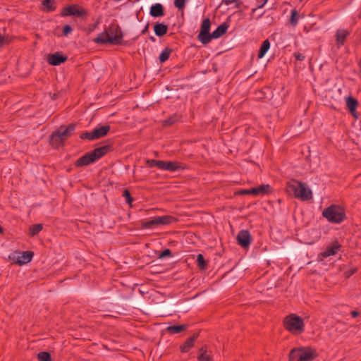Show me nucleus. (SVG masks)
<instances>
[{"label":"nucleus","mask_w":361,"mask_h":361,"mask_svg":"<svg viewBox=\"0 0 361 361\" xmlns=\"http://www.w3.org/2000/svg\"><path fill=\"white\" fill-rule=\"evenodd\" d=\"M110 32L111 33H109L107 31H104L99 34L93 41L100 44H121L123 35L119 26L116 25L114 28L111 27Z\"/></svg>","instance_id":"1"},{"label":"nucleus","mask_w":361,"mask_h":361,"mask_svg":"<svg viewBox=\"0 0 361 361\" xmlns=\"http://www.w3.org/2000/svg\"><path fill=\"white\" fill-rule=\"evenodd\" d=\"M110 149V146L105 145L93 149L80 157L75 162V166L81 167L87 166L106 154Z\"/></svg>","instance_id":"2"},{"label":"nucleus","mask_w":361,"mask_h":361,"mask_svg":"<svg viewBox=\"0 0 361 361\" xmlns=\"http://www.w3.org/2000/svg\"><path fill=\"white\" fill-rule=\"evenodd\" d=\"M317 356V350L312 347L294 348L289 353V361H311Z\"/></svg>","instance_id":"3"},{"label":"nucleus","mask_w":361,"mask_h":361,"mask_svg":"<svg viewBox=\"0 0 361 361\" xmlns=\"http://www.w3.org/2000/svg\"><path fill=\"white\" fill-rule=\"evenodd\" d=\"M286 330L294 335L301 334L305 331L303 319L295 314H290L283 319Z\"/></svg>","instance_id":"4"},{"label":"nucleus","mask_w":361,"mask_h":361,"mask_svg":"<svg viewBox=\"0 0 361 361\" xmlns=\"http://www.w3.org/2000/svg\"><path fill=\"white\" fill-rule=\"evenodd\" d=\"M322 216L326 218L329 222L334 224L341 223L345 217L343 208L336 204H331L326 208L322 212Z\"/></svg>","instance_id":"5"},{"label":"nucleus","mask_w":361,"mask_h":361,"mask_svg":"<svg viewBox=\"0 0 361 361\" xmlns=\"http://www.w3.org/2000/svg\"><path fill=\"white\" fill-rule=\"evenodd\" d=\"M178 219L170 215L155 216L149 221H142L141 222V227L144 229L152 228L159 225H169L175 223Z\"/></svg>","instance_id":"6"},{"label":"nucleus","mask_w":361,"mask_h":361,"mask_svg":"<svg viewBox=\"0 0 361 361\" xmlns=\"http://www.w3.org/2000/svg\"><path fill=\"white\" fill-rule=\"evenodd\" d=\"M110 130L109 125L102 126L94 129L91 132H85L80 135V138L83 140H93L99 139L105 136Z\"/></svg>","instance_id":"7"},{"label":"nucleus","mask_w":361,"mask_h":361,"mask_svg":"<svg viewBox=\"0 0 361 361\" xmlns=\"http://www.w3.org/2000/svg\"><path fill=\"white\" fill-rule=\"evenodd\" d=\"M211 21L209 18H204L201 24L200 31L197 35L198 39L203 44H207L211 42V33L209 32Z\"/></svg>","instance_id":"8"},{"label":"nucleus","mask_w":361,"mask_h":361,"mask_svg":"<svg viewBox=\"0 0 361 361\" xmlns=\"http://www.w3.org/2000/svg\"><path fill=\"white\" fill-rule=\"evenodd\" d=\"M86 14V10L77 4H72L65 7L61 11V15L63 16H73L76 17H82Z\"/></svg>","instance_id":"9"},{"label":"nucleus","mask_w":361,"mask_h":361,"mask_svg":"<svg viewBox=\"0 0 361 361\" xmlns=\"http://www.w3.org/2000/svg\"><path fill=\"white\" fill-rule=\"evenodd\" d=\"M237 241L243 248H247L251 244L252 237L247 230H241L237 235Z\"/></svg>","instance_id":"10"},{"label":"nucleus","mask_w":361,"mask_h":361,"mask_svg":"<svg viewBox=\"0 0 361 361\" xmlns=\"http://www.w3.org/2000/svg\"><path fill=\"white\" fill-rule=\"evenodd\" d=\"M67 59L66 56L63 55L59 52H56L47 56V62L49 64L56 66L66 61Z\"/></svg>","instance_id":"11"},{"label":"nucleus","mask_w":361,"mask_h":361,"mask_svg":"<svg viewBox=\"0 0 361 361\" xmlns=\"http://www.w3.org/2000/svg\"><path fill=\"white\" fill-rule=\"evenodd\" d=\"M300 181L292 180L287 183V191L299 199Z\"/></svg>","instance_id":"12"},{"label":"nucleus","mask_w":361,"mask_h":361,"mask_svg":"<svg viewBox=\"0 0 361 361\" xmlns=\"http://www.w3.org/2000/svg\"><path fill=\"white\" fill-rule=\"evenodd\" d=\"M185 169V166L182 164L178 161H164L162 170L169 171H177Z\"/></svg>","instance_id":"13"},{"label":"nucleus","mask_w":361,"mask_h":361,"mask_svg":"<svg viewBox=\"0 0 361 361\" xmlns=\"http://www.w3.org/2000/svg\"><path fill=\"white\" fill-rule=\"evenodd\" d=\"M312 198V190L307 188L305 183L300 182L299 199L305 201Z\"/></svg>","instance_id":"14"},{"label":"nucleus","mask_w":361,"mask_h":361,"mask_svg":"<svg viewBox=\"0 0 361 361\" xmlns=\"http://www.w3.org/2000/svg\"><path fill=\"white\" fill-rule=\"evenodd\" d=\"M198 334H195L191 337L187 338L186 341L180 345V351L183 353L188 352L194 346Z\"/></svg>","instance_id":"15"},{"label":"nucleus","mask_w":361,"mask_h":361,"mask_svg":"<svg viewBox=\"0 0 361 361\" xmlns=\"http://www.w3.org/2000/svg\"><path fill=\"white\" fill-rule=\"evenodd\" d=\"M75 124H70L67 127L61 126L57 132L60 135H61V137L65 141L69 136L71 135L72 133L75 130Z\"/></svg>","instance_id":"16"},{"label":"nucleus","mask_w":361,"mask_h":361,"mask_svg":"<svg viewBox=\"0 0 361 361\" xmlns=\"http://www.w3.org/2000/svg\"><path fill=\"white\" fill-rule=\"evenodd\" d=\"M228 28V25L226 23H224L219 25L217 28L211 33V40L212 39H218L224 35Z\"/></svg>","instance_id":"17"},{"label":"nucleus","mask_w":361,"mask_h":361,"mask_svg":"<svg viewBox=\"0 0 361 361\" xmlns=\"http://www.w3.org/2000/svg\"><path fill=\"white\" fill-rule=\"evenodd\" d=\"M149 14L152 17H160L164 15V8L162 4L157 3L150 7Z\"/></svg>","instance_id":"18"},{"label":"nucleus","mask_w":361,"mask_h":361,"mask_svg":"<svg viewBox=\"0 0 361 361\" xmlns=\"http://www.w3.org/2000/svg\"><path fill=\"white\" fill-rule=\"evenodd\" d=\"M350 32L345 29L338 30L336 34V41L338 47L344 44L346 37Z\"/></svg>","instance_id":"19"},{"label":"nucleus","mask_w":361,"mask_h":361,"mask_svg":"<svg viewBox=\"0 0 361 361\" xmlns=\"http://www.w3.org/2000/svg\"><path fill=\"white\" fill-rule=\"evenodd\" d=\"M341 245L336 243V244L328 247L325 251L321 253L323 257H327L329 256H334L338 253L340 250Z\"/></svg>","instance_id":"20"},{"label":"nucleus","mask_w":361,"mask_h":361,"mask_svg":"<svg viewBox=\"0 0 361 361\" xmlns=\"http://www.w3.org/2000/svg\"><path fill=\"white\" fill-rule=\"evenodd\" d=\"M64 142V140L61 137V135L59 134V133L56 131L55 133H53L51 135L50 137V144L54 147H59L60 146L63 145Z\"/></svg>","instance_id":"21"},{"label":"nucleus","mask_w":361,"mask_h":361,"mask_svg":"<svg viewBox=\"0 0 361 361\" xmlns=\"http://www.w3.org/2000/svg\"><path fill=\"white\" fill-rule=\"evenodd\" d=\"M252 191L254 192V195H264L271 192V187L268 184L261 185L258 187L252 188Z\"/></svg>","instance_id":"22"},{"label":"nucleus","mask_w":361,"mask_h":361,"mask_svg":"<svg viewBox=\"0 0 361 361\" xmlns=\"http://www.w3.org/2000/svg\"><path fill=\"white\" fill-rule=\"evenodd\" d=\"M154 31L157 36L162 37L167 33L168 26L164 23H156L154 25Z\"/></svg>","instance_id":"23"},{"label":"nucleus","mask_w":361,"mask_h":361,"mask_svg":"<svg viewBox=\"0 0 361 361\" xmlns=\"http://www.w3.org/2000/svg\"><path fill=\"white\" fill-rule=\"evenodd\" d=\"M346 106L350 114L353 116H356V107L357 106V101L352 97H348L346 99Z\"/></svg>","instance_id":"24"},{"label":"nucleus","mask_w":361,"mask_h":361,"mask_svg":"<svg viewBox=\"0 0 361 361\" xmlns=\"http://www.w3.org/2000/svg\"><path fill=\"white\" fill-rule=\"evenodd\" d=\"M33 257V252L32 251H25L21 253L20 257L18 259V263L19 264H23L30 262Z\"/></svg>","instance_id":"25"},{"label":"nucleus","mask_w":361,"mask_h":361,"mask_svg":"<svg viewBox=\"0 0 361 361\" xmlns=\"http://www.w3.org/2000/svg\"><path fill=\"white\" fill-rule=\"evenodd\" d=\"M188 326L186 324H182V325H173V326H169L167 327L166 330L169 333L172 334H178L187 329Z\"/></svg>","instance_id":"26"},{"label":"nucleus","mask_w":361,"mask_h":361,"mask_svg":"<svg viewBox=\"0 0 361 361\" xmlns=\"http://www.w3.org/2000/svg\"><path fill=\"white\" fill-rule=\"evenodd\" d=\"M270 47V42L269 41V39H265L261 47H260V49L259 50V53H258V58L261 59L262 58L265 54L267 53V51L269 50Z\"/></svg>","instance_id":"27"},{"label":"nucleus","mask_w":361,"mask_h":361,"mask_svg":"<svg viewBox=\"0 0 361 361\" xmlns=\"http://www.w3.org/2000/svg\"><path fill=\"white\" fill-rule=\"evenodd\" d=\"M146 164L149 167H154L156 166L159 169L162 170L163 165H164V161L161 160H155V159H147L146 161Z\"/></svg>","instance_id":"28"},{"label":"nucleus","mask_w":361,"mask_h":361,"mask_svg":"<svg viewBox=\"0 0 361 361\" xmlns=\"http://www.w3.org/2000/svg\"><path fill=\"white\" fill-rule=\"evenodd\" d=\"M171 52H172L171 49H170L169 47L165 48L159 55V61L161 63H164L166 61H167L169 59Z\"/></svg>","instance_id":"29"},{"label":"nucleus","mask_w":361,"mask_h":361,"mask_svg":"<svg viewBox=\"0 0 361 361\" xmlns=\"http://www.w3.org/2000/svg\"><path fill=\"white\" fill-rule=\"evenodd\" d=\"M42 230V225L39 224H35L30 227L29 229V235L30 236H34L39 233Z\"/></svg>","instance_id":"30"},{"label":"nucleus","mask_w":361,"mask_h":361,"mask_svg":"<svg viewBox=\"0 0 361 361\" xmlns=\"http://www.w3.org/2000/svg\"><path fill=\"white\" fill-rule=\"evenodd\" d=\"M298 20H299V16H298V13L297 11V10H295V9L292 10L291 16L290 18V23L292 25L295 26L298 23Z\"/></svg>","instance_id":"31"},{"label":"nucleus","mask_w":361,"mask_h":361,"mask_svg":"<svg viewBox=\"0 0 361 361\" xmlns=\"http://www.w3.org/2000/svg\"><path fill=\"white\" fill-rule=\"evenodd\" d=\"M200 354L198 356L197 359L199 361H210L211 358L209 355L207 354V350L204 348H201L200 349Z\"/></svg>","instance_id":"32"},{"label":"nucleus","mask_w":361,"mask_h":361,"mask_svg":"<svg viewBox=\"0 0 361 361\" xmlns=\"http://www.w3.org/2000/svg\"><path fill=\"white\" fill-rule=\"evenodd\" d=\"M54 0H43L42 5L47 8L48 11H53L55 10Z\"/></svg>","instance_id":"33"},{"label":"nucleus","mask_w":361,"mask_h":361,"mask_svg":"<svg viewBox=\"0 0 361 361\" xmlns=\"http://www.w3.org/2000/svg\"><path fill=\"white\" fill-rule=\"evenodd\" d=\"M37 358L39 361H51V355L46 351L40 352L37 355Z\"/></svg>","instance_id":"34"},{"label":"nucleus","mask_w":361,"mask_h":361,"mask_svg":"<svg viewBox=\"0 0 361 361\" xmlns=\"http://www.w3.org/2000/svg\"><path fill=\"white\" fill-rule=\"evenodd\" d=\"M197 265L198 267L202 269H205V267H206V262L204 260V258L203 257L202 255L201 254H199L197 255Z\"/></svg>","instance_id":"35"},{"label":"nucleus","mask_w":361,"mask_h":361,"mask_svg":"<svg viewBox=\"0 0 361 361\" xmlns=\"http://www.w3.org/2000/svg\"><path fill=\"white\" fill-rule=\"evenodd\" d=\"M123 196L126 198V202L131 206V204L133 201V197H131V195L128 190L126 189L123 190Z\"/></svg>","instance_id":"36"},{"label":"nucleus","mask_w":361,"mask_h":361,"mask_svg":"<svg viewBox=\"0 0 361 361\" xmlns=\"http://www.w3.org/2000/svg\"><path fill=\"white\" fill-rule=\"evenodd\" d=\"M187 0H174V6L179 10L183 11L185 8Z\"/></svg>","instance_id":"37"},{"label":"nucleus","mask_w":361,"mask_h":361,"mask_svg":"<svg viewBox=\"0 0 361 361\" xmlns=\"http://www.w3.org/2000/svg\"><path fill=\"white\" fill-rule=\"evenodd\" d=\"M171 256H172V254H171V250L169 249H165L159 254V257L164 258V257H171Z\"/></svg>","instance_id":"38"},{"label":"nucleus","mask_w":361,"mask_h":361,"mask_svg":"<svg viewBox=\"0 0 361 361\" xmlns=\"http://www.w3.org/2000/svg\"><path fill=\"white\" fill-rule=\"evenodd\" d=\"M73 31L72 27L69 25H66L63 27V35L67 36Z\"/></svg>","instance_id":"39"},{"label":"nucleus","mask_w":361,"mask_h":361,"mask_svg":"<svg viewBox=\"0 0 361 361\" xmlns=\"http://www.w3.org/2000/svg\"><path fill=\"white\" fill-rule=\"evenodd\" d=\"M257 7L252 9V12H255L257 8H262L266 3L267 2V0H257Z\"/></svg>","instance_id":"40"},{"label":"nucleus","mask_w":361,"mask_h":361,"mask_svg":"<svg viewBox=\"0 0 361 361\" xmlns=\"http://www.w3.org/2000/svg\"><path fill=\"white\" fill-rule=\"evenodd\" d=\"M293 56L295 58V59L298 61H303L305 59V56H304V54L299 53V52L295 53L293 54Z\"/></svg>","instance_id":"41"},{"label":"nucleus","mask_w":361,"mask_h":361,"mask_svg":"<svg viewBox=\"0 0 361 361\" xmlns=\"http://www.w3.org/2000/svg\"><path fill=\"white\" fill-rule=\"evenodd\" d=\"M174 122H175V118L173 117H171L164 121V125L165 126H171V125L173 124Z\"/></svg>","instance_id":"42"},{"label":"nucleus","mask_w":361,"mask_h":361,"mask_svg":"<svg viewBox=\"0 0 361 361\" xmlns=\"http://www.w3.org/2000/svg\"><path fill=\"white\" fill-rule=\"evenodd\" d=\"M240 194H242V195H254V192L252 191V188L251 189H245V190H241Z\"/></svg>","instance_id":"43"},{"label":"nucleus","mask_w":361,"mask_h":361,"mask_svg":"<svg viewBox=\"0 0 361 361\" xmlns=\"http://www.w3.org/2000/svg\"><path fill=\"white\" fill-rule=\"evenodd\" d=\"M238 0H223V3L226 5H230L233 3L237 2Z\"/></svg>","instance_id":"44"},{"label":"nucleus","mask_w":361,"mask_h":361,"mask_svg":"<svg viewBox=\"0 0 361 361\" xmlns=\"http://www.w3.org/2000/svg\"><path fill=\"white\" fill-rule=\"evenodd\" d=\"M148 28H149V24H147L146 26L145 27V28L142 30L141 33L142 35L146 34L148 31Z\"/></svg>","instance_id":"45"},{"label":"nucleus","mask_w":361,"mask_h":361,"mask_svg":"<svg viewBox=\"0 0 361 361\" xmlns=\"http://www.w3.org/2000/svg\"><path fill=\"white\" fill-rule=\"evenodd\" d=\"M350 314H351L352 317L355 318V317H356L357 316L359 315V312H357V311H352L350 312Z\"/></svg>","instance_id":"46"},{"label":"nucleus","mask_w":361,"mask_h":361,"mask_svg":"<svg viewBox=\"0 0 361 361\" xmlns=\"http://www.w3.org/2000/svg\"><path fill=\"white\" fill-rule=\"evenodd\" d=\"M4 233V228L0 226V234Z\"/></svg>","instance_id":"47"},{"label":"nucleus","mask_w":361,"mask_h":361,"mask_svg":"<svg viewBox=\"0 0 361 361\" xmlns=\"http://www.w3.org/2000/svg\"><path fill=\"white\" fill-rule=\"evenodd\" d=\"M149 39L152 41V42H154L155 41V38L153 37V36H151L149 37Z\"/></svg>","instance_id":"48"},{"label":"nucleus","mask_w":361,"mask_h":361,"mask_svg":"<svg viewBox=\"0 0 361 361\" xmlns=\"http://www.w3.org/2000/svg\"><path fill=\"white\" fill-rule=\"evenodd\" d=\"M353 274H354L353 271H349V274H348L347 276L349 277L350 276L353 275Z\"/></svg>","instance_id":"49"},{"label":"nucleus","mask_w":361,"mask_h":361,"mask_svg":"<svg viewBox=\"0 0 361 361\" xmlns=\"http://www.w3.org/2000/svg\"><path fill=\"white\" fill-rule=\"evenodd\" d=\"M353 274H354L353 271H349V274H348L347 276L349 277L350 276L353 275Z\"/></svg>","instance_id":"50"},{"label":"nucleus","mask_w":361,"mask_h":361,"mask_svg":"<svg viewBox=\"0 0 361 361\" xmlns=\"http://www.w3.org/2000/svg\"><path fill=\"white\" fill-rule=\"evenodd\" d=\"M4 41V37L0 35V43Z\"/></svg>","instance_id":"51"}]
</instances>
